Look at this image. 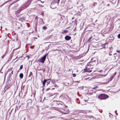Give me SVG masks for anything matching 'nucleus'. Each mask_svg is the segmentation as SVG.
Masks as SVG:
<instances>
[{"label":"nucleus","mask_w":120,"mask_h":120,"mask_svg":"<svg viewBox=\"0 0 120 120\" xmlns=\"http://www.w3.org/2000/svg\"><path fill=\"white\" fill-rule=\"evenodd\" d=\"M102 48H109V45L108 43H106L103 45L102 44Z\"/></svg>","instance_id":"4"},{"label":"nucleus","mask_w":120,"mask_h":120,"mask_svg":"<svg viewBox=\"0 0 120 120\" xmlns=\"http://www.w3.org/2000/svg\"><path fill=\"white\" fill-rule=\"evenodd\" d=\"M97 3L96 2H94L93 4V6L94 7L95 5L97 4Z\"/></svg>","instance_id":"16"},{"label":"nucleus","mask_w":120,"mask_h":120,"mask_svg":"<svg viewBox=\"0 0 120 120\" xmlns=\"http://www.w3.org/2000/svg\"><path fill=\"white\" fill-rule=\"evenodd\" d=\"M47 54L48 53H47L44 56L40 58L39 60H38V61L43 64L46 58V56Z\"/></svg>","instance_id":"2"},{"label":"nucleus","mask_w":120,"mask_h":120,"mask_svg":"<svg viewBox=\"0 0 120 120\" xmlns=\"http://www.w3.org/2000/svg\"><path fill=\"white\" fill-rule=\"evenodd\" d=\"M23 75L22 73H21L19 74V77L20 79H22L23 77Z\"/></svg>","instance_id":"13"},{"label":"nucleus","mask_w":120,"mask_h":120,"mask_svg":"<svg viewBox=\"0 0 120 120\" xmlns=\"http://www.w3.org/2000/svg\"><path fill=\"white\" fill-rule=\"evenodd\" d=\"M64 111L61 112L64 114H66L69 113V109L67 108H64Z\"/></svg>","instance_id":"5"},{"label":"nucleus","mask_w":120,"mask_h":120,"mask_svg":"<svg viewBox=\"0 0 120 120\" xmlns=\"http://www.w3.org/2000/svg\"><path fill=\"white\" fill-rule=\"evenodd\" d=\"M40 0H38V1H40Z\"/></svg>","instance_id":"48"},{"label":"nucleus","mask_w":120,"mask_h":120,"mask_svg":"<svg viewBox=\"0 0 120 120\" xmlns=\"http://www.w3.org/2000/svg\"><path fill=\"white\" fill-rule=\"evenodd\" d=\"M72 75L73 77H75L76 76V75L75 74H72Z\"/></svg>","instance_id":"25"},{"label":"nucleus","mask_w":120,"mask_h":120,"mask_svg":"<svg viewBox=\"0 0 120 120\" xmlns=\"http://www.w3.org/2000/svg\"><path fill=\"white\" fill-rule=\"evenodd\" d=\"M46 79H44L42 82V83L43 85V86H45V84L46 83Z\"/></svg>","instance_id":"12"},{"label":"nucleus","mask_w":120,"mask_h":120,"mask_svg":"<svg viewBox=\"0 0 120 120\" xmlns=\"http://www.w3.org/2000/svg\"><path fill=\"white\" fill-rule=\"evenodd\" d=\"M116 52H119V53H120V50H117Z\"/></svg>","instance_id":"32"},{"label":"nucleus","mask_w":120,"mask_h":120,"mask_svg":"<svg viewBox=\"0 0 120 120\" xmlns=\"http://www.w3.org/2000/svg\"><path fill=\"white\" fill-rule=\"evenodd\" d=\"M50 88H47L46 89V91H47L48 90H50Z\"/></svg>","instance_id":"30"},{"label":"nucleus","mask_w":120,"mask_h":120,"mask_svg":"<svg viewBox=\"0 0 120 120\" xmlns=\"http://www.w3.org/2000/svg\"><path fill=\"white\" fill-rule=\"evenodd\" d=\"M86 68L84 69V72H90L92 71V70H90L89 69Z\"/></svg>","instance_id":"9"},{"label":"nucleus","mask_w":120,"mask_h":120,"mask_svg":"<svg viewBox=\"0 0 120 120\" xmlns=\"http://www.w3.org/2000/svg\"><path fill=\"white\" fill-rule=\"evenodd\" d=\"M1 29L2 28V26H1Z\"/></svg>","instance_id":"44"},{"label":"nucleus","mask_w":120,"mask_h":120,"mask_svg":"<svg viewBox=\"0 0 120 120\" xmlns=\"http://www.w3.org/2000/svg\"><path fill=\"white\" fill-rule=\"evenodd\" d=\"M40 1H41V3H44V2H42V1H41V0H40Z\"/></svg>","instance_id":"36"},{"label":"nucleus","mask_w":120,"mask_h":120,"mask_svg":"<svg viewBox=\"0 0 120 120\" xmlns=\"http://www.w3.org/2000/svg\"><path fill=\"white\" fill-rule=\"evenodd\" d=\"M109 5V4H108V6Z\"/></svg>","instance_id":"46"},{"label":"nucleus","mask_w":120,"mask_h":120,"mask_svg":"<svg viewBox=\"0 0 120 120\" xmlns=\"http://www.w3.org/2000/svg\"><path fill=\"white\" fill-rule=\"evenodd\" d=\"M117 37L119 38H120V34H119L118 36Z\"/></svg>","instance_id":"27"},{"label":"nucleus","mask_w":120,"mask_h":120,"mask_svg":"<svg viewBox=\"0 0 120 120\" xmlns=\"http://www.w3.org/2000/svg\"><path fill=\"white\" fill-rule=\"evenodd\" d=\"M8 86V85H7V86Z\"/></svg>","instance_id":"50"},{"label":"nucleus","mask_w":120,"mask_h":120,"mask_svg":"<svg viewBox=\"0 0 120 120\" xmlns=\"http://www.w3.org/2000/svg\"><path fill=\"white\" fill-rule=\"evenodd\" d=\"M8 86V85H7V86Z\"/></svg>","instance_id":"52"},{"label":"nucleus","mask_w":120,"mask_h":120,"mask_svg":"<svg viewBox=\"0 0 120 120\" xmlns=\"http://www.w3.org/2000/svg\"><path fill=\"white\" fill-rule=\"evenodd\" d=\"M55 109L56 110H57L59 111H60V110L59 109L57 108H55Z\"/></svg>","instance_id":"26"},{"label":"nucleus","mask_w":120,"mask_h":120,"mask_svg":"<svg viewBox=\"0 0 120 120\" xmlns=\"http://www.w3.org/2000/svg\"><path fill=\"white\" fill-rule=\"evenodd\" d=\"M74 18V17H72V19H73Z\"/></svg>","instance_id":"38"},{"label":"nucleus","mask_w":120,"mask_h":120,"mask_svg":"<svg viewBox=\"0 0 120 120\" xmlns=\"http://www.w3.org/2000/svg\"><path fill=\"white\" fill-rule=\"evenodd\" d=\"M33 75V74L32 72H31L29 74V75L28 76V77H30L31 76H32Z\"/></svg>","instance_id":"15"},{"label":"nucleus","mask_w":120,"mask_h":120,"mask_svg":"<svg viewBox=\"0 0 120 120\" xmlns=\"http://www.w3.org/2000/svg\"><path fill=\"white\" fill-rule=\"evenodd\" d=\"M109 54L110 55H112V54H110V53H109Z\"/></svg>","instance_id":"43"},{"label":"nucleus","mask_w":120,"mask_h":120,"mask_svg":"<svg viewBox=\"0 0 120 120\" xmlns=\"http://www.w3.org/2000/svg\"><path fill=\"white\" fill-rule=\"evenodd\" d=\"M37 24H38L37 23H36L35 27V31H37Z\"/></svg>","instance_id":"18"},{"label":"nucleus","mask_w":120,"mask_h":120,"mask_svg":"<svg viewBox=\"0 0 120 120\" xmlns=\"http://www.w3.org/2000/svg\"><path fill=\"white\" fill-rule=\"evenodd\" d=\"M24 8H23V7H21L19 9V11H21L22 10H23L24 9Z\"/></svg>","instance_id":"20"},{"label":"nucleus","mask_w":120,"mask_h":120,"mask_svg":"<svg viewBox=\"0 0 120 120\" xmlns=\"http://www.w3.org/2000/svg\"><path fill=\"white\" fill-rule=\"evenodd\" d=\"M60 105H62V104H61V103H59V105H60Z\"/></svg>","instance_id":"41"},{"label":"nucleus","mask_w":120,"mask_h":120,"mask_svg":"<svg viewBox=\"0 0 120 120\" xmlns=\"http://www.w3.org/2000/svg\"><path fill=\"white\" fill-rule=\"evenodd\" d=\"M6 119H7V117H6Z\"/></svg>","instance_id":"49"},{"label":"nucleus","mask_w":120,"mask_h":120,"mask_svg":"<svg viewBox=\"0 0 120 120\" xmlns=\"http://www.w3.org/2000/svg\"><path fill=\"white\" fill-rule=\"evenodd\" d=\"M38 5L39 6V7H44V6L43 5H41L40 4H38Z\"/></svg>","instance_id":"21"},{"label":"nucleus","mask_w":120,"mask_h":120,"mask_svg":"<svg viewBox=\"0 0 120 120\" xmlns=\"http://www.w3.org/2000/svg\"><path fill=\"white\" fill-rule=\"evenodd\" d=\"M23 65H21L20 66V68H19V70L22 69L23 68Z\"/></svg>","instance_id":"19"},{"label":"nucleus","mask_w":120,"mask_h":120,"mask_svg":"<svg viewBox=\"0 0 120 120\" xmlns=\"http://www.w3.org/2000/svg\"><path fill=\"white\" fill-rule=\"evenodd\" d=\"M5 31V30H4L3 31Z\"/></svg>","instance_id":"47"},{"label":"nucleus","mask_w":120,"mask_h":120,"mask_svg":"<svg viewBox=\"0 0 120 120\" xmlns=\"http://www.w3.org/2000/svg\"><path fill=\"white\" fill-rule=\"evenodd\" d=\"M28 27H30V26L29 25H28Z\"/></svg>","instance_id":"42"},{"label":"nucleus","mask_w":120,"mask_h":120,"mask_svg":"<svg viewBox=\"0 0 120 120\" xmlns=\"http://www.w3.org/2000/svg\"><path fill=\"white\" fill-rule=\"evenodd\" d=\"M98 87L97 86H96L95 87H93L92 88L93 89H95L96 88H98Z\"/></svg>","instance_id":"24"},{"label":"nucleus","mask_w":120,"mask_h":120,"mask_svg":"<svg viewBox=\"0 0 120 120\" xmlns=\"http://www.w3.org/2000/svg\"><path fill=\"white\" fill-rule=\"evenodd\" d=\"M5 30H7V29L6 28H5Z\"/></svg>","instance_id":"40"},{"label":"nucleus","mask_w":120,"mask_h":120,"mask_svg":"<svg viewBox=\"0 0 120 120\" xmlns=\"http://www.w3.org/2000/svg\"><path fill=\"white\" fill-rule=\"evenodd\" d=\"M98 0V1H99V0Z\"/></svg>","instance_id":"53"},{"label":"nucleus","mask_w":120,"mask_h":120,"mask_svg":"<svg viewBox=\"0 0 120 120\" xmlns=\"http://www.w3.org/2000/svg\"><path fill=\"white\" fill-rule=\"evenodd\" d=\"M18 4H15V6L16 7H17V6H18Z\"/></svg>","instance_id":"33"},{"label":"nucleus","mask_w":120,"mask_h":120,"mask_svg":"<svg viewBox=\"0 0 120 120\" xmlns=\"http://www.w3.org/2000/svg\"><path fill=\"white\" fill-rule=\"evenodd\" d=\"M8 86V85H7V86Z\"/></svg>","instance_id":"51"},{"label":"nucleus","mask_w":120,"mask_h":120,"mask_svg":"<svg viewBox=\"0 0 120 120\" xmlns=\"http://www.w3.org/2000/svg\"><path fill=\"white\" fill-rule=\"evenodd\" d=\"M42 29L45 30L47 29V27L45 26H43L42 27Z\"/></svg>","instance_id":"17"},{"label":"nucleus","mask_w":120,"mask_h":120,"mask_svg":"<svg viewBox=\"0 0 120 120\" xmlns=\"http://www.w3.org/2000/svg\"><path fill=\"white\" fill-rule=\"evenodd\" d=\"M60 0H58V3H59V2Z\"/></svg>","instance_id":"35"},{"label":"nucleus","mask_w":120,"mask_h":120,"mask_svg":"<svg viewBox=\"0 0 120 120\" xmlns=\"http://www.w3.org/2000/svg\"><path fill=\"white\" fill-rule=\"evenodd\" d=\"M51 80V79H46V83H47V85L50 83V81L49 80Z\"/></svg>","instance_id":"11"},{"label":"nucleus","mask_w":120,"mask_h":120,"mask_svg":"<svg viewBox=\"0 0 120 120\" xmlns=\"http://www.w3.org/2000/svg\"><path fill=\"white\" fill-rule=\"evenodd\" d=\"M34 47V46H30V48H31L32 49H33Z\"/></svg>","instance_id":"31"},{"label":"nucleus","mask_w":120,"mask_h":120,"mask_svg":"<svg viewBox=\"0 0 120 120\" xmlns=\"http://www.w3.org/2000/svg\"><path fill=\"white\" fill-rule=\"evenodd\" d=\"M114 77V76L112 75L111 77L110 78V79H111V80H112L113 78Z\"/></svg>","instance_id":"23"},{"label":"nucleus","mask_w":120,"mask_h":120,"mask_svg":"<svg viewBox=\"0 0 120 120\" xmlns=\"http://www.w3.org/2000/svg\"><path fill=\"white\" fill-rule=\"evenodd\" d=\"M95 65V64H92V62L88 63L87 65L86 68L89 69L93 68V66Z\"/></svg>","instance_id":"3"},{"label":"nucleus","mask_w":120,"mask_h":120,"mask_svg":"<svg viewBox=\"0 0 120 120\" xmlns=\"http://www.w3.org/2000/svg\"><path fill=\"white\" fill-rule=\"evenodd\" d=\"M8 2V1H6L5 3H4V4L3 5H2V6L3 5H4V4H5L7 2Z\"/></svg>","instance_id":"34"},{"label":"nucleus","mask_w":120,"mask_h":120,"mask_svg":"<svg viewBox=\"0 0 120 120\" xmlns=\"http://www.w3.org/2000/svg\"><path fill=\"white\" fill-rule=\"evenodd\" d=\"M114 77V76L112 75L111 77L110 78V79H111V80H112L113 78Z\"/></svg>","instance_id":"22"},{"label":"nucleus","mask_w":120,"mask_h":120,"mask_svg":"<svg viewBox=\"0 0 120 120\" xmlns=\"http://www.w3.org/2000/svg\"><path fill=\"white\" fill-rule=\"evenodd\" d=\"M92 38V37H90L89 38V39L88 40V41H89L90 40H91V39Z\"/></svg>","instance_id":"29"},{"label":"nucleus","mask_w":120,"mask_h":120,"mask_svg":"<svg viewBox=\"0 0 120 120\" xmlns=\"http://www.w3.org/2000/svg\"><path fill=\"white\" fill-rule=\"evenodd\" d=\"M98 61V59L96 58H92L91 60V62H92V64H93V63H95L94 64H97V62Z\"/></svg>","instance_id":"6"},{"label":"nucleus","mask_w":120,"mask_h":120,"mask_svg":"<svg viewBox=\"0 0 120 120\" xmlns=\"http://www.w3.org/2000/svg\"><path fill=\"white\" fill-rule=\"evenodd\" d=\"M116 72L114 73L112 75L114 76L116 74Z\"/></svg>","instance_id":"28"},{"label":"nucleus","mask_w":120,"mask_h":120,"mask_svg":"<svg viewBox=\"0 0 120 120\" xmlns=\"http://www.w3.org/2000/svg\"><path fill=\"white\" fill-rule=\"evenodd\" d=\"M4 57V56H2V57H1V58H3Z\"/></svg>","instance_id":"37"},{"label":"nucleus","mask_w":120,"mask_h":120,"mask_svg":"<svg viewBox=\"0 0 120 120\" xmlns=\"http://www.w3.org/2000/svg\"><path fill=\"white\" fill-rule=\"evenodd\" d=\"M10 72V74L9 75V77H10L13 74V71L11 69L10 70L8 71V72Z\"/></svg>","instance_id":"10"},{"label":"nucleus","mask_w":120,"mask_h":120,"mask_svg":"<svg viewBox=\"0 0 120 120\" xmlns=\"http://www.w3.org/2000/svg\"><path fill=\"white\" fill-rule=\"evenodd\" d=\"M71 38L70 36L68 35L66 36L65 37V39L66 41H69L71 39Z\"/></svg>","instance_id":"8"},{"label":"nucleus","mask_w":120,"mask_h":120,"mask_svg":"<svg viewBox=\"0 0 120 120\" xmlns=\"http://www.w3.org/2000/svg\"><path fill=\"white\" fill-rule=\"evenodd\" d=\"M6 38H5V39H6L7 38V36L6 35H5Z\"/></svg>","instance_id":"39"},{"label":"nucleus","mask_w":120,"mask_h":120,"mask_svg":"<svg viewBox=\"0 0 120 120\" xmlns=\"http://www.w3.org/2000/svg\"><path fill=\"white\" fill-rule=\"evenodd\" d=\"M18 29H19V28H19V27H18Z\"/></svg>","instance_id":"45"},{"label":"nucleus","mask_w":120,"mask_h":120,"mask_svg":"<svg viewBox=\"0 0 120 120\" xmlns=\"http://www.w3.org/2000/svg\"><path fill=\"white\" fill-rule=\"evenodd\" d=\"M63 32H62V33H63L64 34L67 33L68 32V30H63Z\"/></svg>","instance_id":"14"},{"label":"nucleus","mask_w":120,"mask_h":120,"mask_svg":"<svg viewBox=\"0 0 120 120\" xmlns=\"http://www.w3.org/2000/svg\"><path fill=\"white\" fill-rule=\"evenodd\" d=\"M25 15L22 16L20 17L19 20L21 22H23L25 21Z\"/></svg>","instance_id":"7"},{"label":"nucleus","mask_w":120,"mask_h":120,"mask_svg":"<svg viewBox=\"0 0 120 120\" xmlns=\"http://www.w3.org/2000/svg\"><path fill=\"white\" fill-rule=\"evenodd\" d=\"M108 96L104 94H101L98 97V98L101 100L105 99L108 98Z\"/></svg>","instance_id":"1"}]
</instances>
